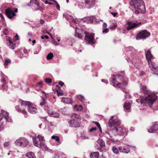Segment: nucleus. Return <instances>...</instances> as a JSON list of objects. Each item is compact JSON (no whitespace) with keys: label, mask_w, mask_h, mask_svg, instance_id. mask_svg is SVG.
Returning <instances> with one entry per match:
<instances>
[{"label":"nucleus","mask_w":158,"mask_h":158,"mask_svg":"<svg viewBox=\"0 0 158 158\" xmlns=\"http://www.w3.org/2000/svg\"><path fill=\"white\" fill-rule=\"evenodd\" d=\"M145 55L149 67L152 71V73L158 75V65L151 61V60L153 59V57L150 50H148L145 52Z\"/></svg>","instance_id":"nucleus-3"},{"label":"nucleus","mask_w":158,"mask_h":158,"mask_svg":"<svg viewBox=\"0 0 158 158\" xmlns=\"http://www.w3.org/2000/svg\"><path fill=\"white\" fill-rule=\"evenodd\" d=\"M69 126L71 127H77L80 126V124L78 121H76L71 120L69 122Z\"/></svg>","instance_id":"nucleus-20"},{"label":"nucleus","mask_w":158,"mask_h":158,"mask_svg":"<svg viewBox=\"0 0 158 158\" xmlns=\"http://www.w3.org/2000/svg\"><path fill=\"white\" fill-rule=\"evenodd\" d=\"M37 138L39 139V141L41 142L43 141L44 139V137L40 135H38Z\"/></svg>","instance_id":"nucleus-42"},{"label":"nucleus","mask_w":158,"mask_h":158,"mask_svg":"<svg viewBox=\"0 0 158 158\" xmlns=\"http://www.w3.org/2000/svg\"><path fill=\"white\" fill-rule=\"evenodd\" d=\"M111 84L114 87L120 88L123 90V92L127 94L128 91L126 89L125 87L127 85V82L125 80L123 76L118 74L113 75L112 77Z\"/></svg>","instance_id":"nucleus-2"},{"label":"nucleus","mask_w":158,"mask_h":158,"mask_svg":"<svg viewBox=\"0 0 158 158\" xmlns=\"http://www.w3.org/2000/svg\"><path fill=\"white\" fill-rule=\"evenodd\" d=\"M140 90L141 92L144 94H148V95L144 99L142 98V97L140 96V99H137L136 100L137 102L138 103L140 102L141 104H148L149 107H151L153 103L156 101L157 96L155 95L154 92H152L148 90L145 85L140 86Z\"/></svg>","instance_id":"nucleus-1"},{"label":"nucleus","mask_w":158,"mask_h":158,"mask_svg":"<svg viewBox=\"0 0 158 158\" xmlns=\"http://www.w3.org/2000/svg\"><path fill=\"white\" fill-rule=\"evenodd\" d=\"M56 5V7L57 8V10L60 11V6L59 4L56 1H55V3Z\"/></svg>","instance_id":"nucleus-47"},{"label":"nucleus","mask_w":158,"mask_h":158,"mask_svg":"<svg viewBox=\"0 0 158 158\" xmlns=\"http://www.w3.org/2000/svg\"><path fill=\"white\" fill-rule=\"evenodd\" d=\"M32 140L34 145L40 148L47 149V147L43 142H40L38 141V139L36 137H33Z\"/></svg>","instance_id":"nucleus-10"},{"label":"nucleus","mask_w":158,"mask_h":158,"mask_svg":"<svg viewBox=\"0 0 158 158\" xmlns=\"http://www.w3.org/2000/svg\"><path fill=\"white\" fill-rule=\"evenodd\" d=\"M22 106H24L27 109L28 111L31 114H35L38 113V110L35 106L31 102L22 101L20 102Z\"/></svg>","instance_id":"nucleus-4"},{"label":"nucleus","mask_w":158,"mask_h":158,"mask_svg":"<svg viewBox=\"0 0 158 158\" xmlns=\"http://www.w3.org/2000/svg\"><path fill=\"white\" fill-rule=\"evenodd\" d=\"M150 35V33L146 30L140 32L136 37V39L139 40L146 38Z\"/></svg>","instance_id":"nucleus-11"},{"label":"nucleus","mask_w":158,"mask_h":158,"mask_svg":"<svg viewBox=\"0 0 158 158\" xmlns=\"http://www.w3.org/2000/svg\"><path fill=\"white\" fill-rule=\"evenodd\" d=\"M18 9H15L14 11L12 8H8L6 10L5 13L9 19H11L15 16V12H17Z\"/></svg>","instance_id":"nucleus-12"},{"label":"nucleus","mask_w":158,"mask_h":158,"mask_svg":"<svg viewBox=\"0 0 158 158\" xmlns=\"http://www.w3.org/2000/svg\"><path fill=\"white\" fill-rule=\"evenodd\" d=\"M109 31V30L107 28H105V29H103V30L102 31V32L103 33H106L108 32Z\"/></svg>","instance_id":"nucleus-50"},{"label":"nucleus","mask_w":158,"mask_h":158,"mask_svg":"<svg viewBox=\"0 0 158 158\" xmlns=\"http://www.w3.org/2000/svg\"><path fill=\"white\" fill-rule=\"evenodd\" d=\"M30 5L34 7L33 9L34 10H41L42 9V8L39 6V3L38 2Z\"/></svg>","instance_id":"nucleus-21"},{"label":"nucleus","mask_w":158,"mask_h":158,"mask_svg":"<svg viewBox=\"0 0 158 158\" xmlns=\"http://www.w3.org/2000/svg\"><path fill=\"white\" fill-rule=\"evenodd\" d=\"M36 2H37V0H31L30 4H31L32 3H34Z\"/></svg>","instance_id":"nucleus-57"},{"label":"nucleus","mask_w":158,"mask_h":158,"mask_svg":"<svg viewBox=\"0 0 158 158\" xmlns=\"http://www.w3.org/2000/svg\"><path fill=\"white\" fill-rule=\"evenodd\" d=\"M32 34L31 32H29L28 33V35L29 37H31L32 36Z\"/></svg>","instance_id":"nucleus-63"},{"label":"nucleus","mask_w":158,"mask_h":158,"mask_svg":"<svg viewBox=\"0 0 158 158\" xmlns=\"http://www.w3.org/2000/svg\"><path fill=\"white\" fill-rule=\"evenodd\" d=\"M3 33L5 35H7L8 33V30L7 28H5L3 31Z\"/></svg>","instance_id":"nucleus-48"},{"label":"nucleus","mask_w":158,"mask_h":158,"mask_svg":"<svg viewBox=\"0 0 158 158\" xmlns=\"http://www.w3.org/2000/svg\"><path fill=\"white\" fill-rule=\"evenodd\" d=\"M117 26V24L116 22L113 23L110 25V28L111 29H114Z\"/></svg>","instance_id":"nucleus-40"},{"label":"nucleus","mask_w":158,"mask_h":158,"mask_svg":"<svg viewBox=\"0 0 158 158\" xmlns=\"http://www.w3.org/2000/svg\"><path fill=\"white\" fill-rule=\"evenodd\" d=\"M84 33L85 34V40L88 42L89 44H94L95 43V41L94 40V34L93 33H90L86 31Z\"/></svg>","instance_id":"nucleus-9"},{"label":"nucleus","mask_w":158,"mask_h":158,"mask_svg":"<svg viewBox=\"0 0 158 158\" xmlns=\"http://www.w3.org/2000/svg\"><path fill=\"white\" fill-rule=\"evenodd\" d=\"M45 81L46 83H50L52 82V80L50 78H46L45 79Z\"/></svg>","instance_id":"nucleus-46"},{"label":"nucleus","mask_w":158,"mask_h":158,"mask_svg":"<svg viewBox=\"0 0 158 158\" xmlns=\"http://www.w3.org/2000/svg\"><path fill=\"white\" fill-rule=\"evenodd\" d=\"M44 2L46 4H48L49 5H53L52 3L49 2L48 0H45Z\"/></svg>","instance_id":"nucleus-58"},{"label":"nucleus","mask_w":158,"mask_h":158,"mask_svg":"<svg viewBox=\"0 0 158 158\" xmlns=\"http://www.w3.org/2000/svg\"><path fill=\"white\" fill-rule=\"evenodd\" d=\"M4 125L2 122H0V132L4 129Z\"/></svg>","instance_id":"nucleus-45"},{"label":"nucleus","mask_w":158,"mask_h":158,"mask_svg":"<svg viewBox=\"0 0 158 158\" xmlns=\"http://www.w3.org/2000/svg\"><path fill=\"white\" fill-rule=\"evenodd\" d=\"M61 101L64 103H70L72 102V101L70 98L63 97Z\"/></svg>","instance_id":"nucleus-27"},{"label":"nucleus","mask_w":158,"mask_h":158,"mask_svg":"<svg viewBox=\"0 0 158 158\" xmlns=\"http://www.w3.org/2000/svg\"><path fill=\"white\" fill-rule=\"evenodd\" d=\"M77 98L81 102L84 100V97L81 95H79L77 96Z\"/></svg>","instance_id":"nucleus-44"},{"label":"nucleus","mask_w":158,"mask_h":158,"mask_svg":"<svg viewBox=\"0 0 158 158\" xmlns=\"http://www.w3.org/2000/svg\"><path fill=\"white\" fill-rule=\"evenodd\" d=\"M142 10H136L135 11V13L136 14H139L140 12H141Z\"/></svg>","instance_id":"nucleus-55"},{"label":"nucleus","mask_w":158,"mask_h":158,"mask_svg":"<svg viewBox=\"0 0 158 158\" xmlns=\"http://www.w3.org/2000/svg\"><path fill=\"white\" fill-rule=\"evenodd\" d=\"M96 145L97 146V148L100 151H102L105 149V143L102 140L98 139L96 142Z\"/></svg>","instance_id":"nucleus-14"},{"label":"nucleus","mask_w":158,"mask_h":158,"mask_svg":"<svg viewBox=\"0 0 158 158\" xmlns=\"http://www.w3.org/2000/svg\"><path fill=\"white\" fill-rule=\"evenodd\" d=\"M140 24H141V23H133L131 22H127V24L128 25V26L127 27V29L128 31L132 29L137 27Z\"/></svg>","instance_id":"nucleus-15"},{"label":"nucleus","mask_w":158,"mask_h":158,"mask_svg":"<svg viewBox=\"0 0 158 158\" xmlns=\"http://www.w3.org/2000/svg\"><path fill=\"white\" fill-rule=\"evenodd\" d=\"M46 103V101L45 99V98H42V102H40V105L41 106H42L44 105Z\"/></svg>","instance_id":"nucleus-43"},{"label":"nucleus","mask_w":158,"mask_h":158,"mask_svg":"<svg viewBox=\"0 0 158 158\" xmlns=\"http://www.w3.org/2000/svg\"><path fill=\"white\" fill-rule=\"evenodd\" d=\"M158 129V125L155 124L150 127V129L148 130V131L150 133H153L155 132Z\"/></svg>","instance_id":"nucleus-23"},{"label":"nucleus","mask_w":158,"mask_h":158,"mask_svg":"<svg viewBox=\"0 0 158 158\" xmlns=\"http://www.w3.org/2000/svg\"><path fill=\"white\" fill-rule=\"evenodd\" d=\"M1 114L2 115V117L3 116L6 119L7 122H12V120L9 116L8 113L5 111L3 110H1Z\"/></svg>","instance_id":"nucleus-16"},{"label":"nucleus","mask_w":158,"mask_h":158,"mask_svg":"<svg viewBox=\"0 0 158 158\" xmlns=\"http://www.w3.org/2000/svg\"><path fill=\"white\" fill-rule=\"evenodd\" d=\"M95 123L96 124L97 126L100 129V131H101V128L100 127V126L99 123L98 122H95Z\"/></svg>","instance_id":"nucleus-51"},{"label":"nucleus","mask_w":158,"mask_h":158,"mask_svg":"<svg viewBox=\"0 0 158 158\" xmlns=\"http://www.w3.org/2000/svg\"><path fill=\"white\" fill-rule=\"evenodd\" d=\"M41 47L40 45H38L37 46V48L35 50L34 52V54H37L39 53V52L41 50Z\"/></svg>","instance_id":"nucleus-34"},{"label":"nucleus","mask_w":158,"mask_h":158,"mask_svg":"<svg viewBox=\"0 0 158 158\" xmlns=\"http://www.w3.org/2000/svg\"><path fill=\"white\" fill-rule=\"evenodd\" d=\"M18 111L24 114L25 117H26L27 116V113L25 110L19 109L18 110Z\"/></svg>","instance_id":"nucleus-39"},{"label":"nucleus","mask_w":158,"mask_h":158,"mask_svg":"<svg viewBox=\"0 0 158 158\" xmlns=\"http://www.w3.org/2000/svg\"><path fill=\"white\" fill-rule=\"evenodd\" d=\"M123 106L125 110H130L131 108V104L129 102H126L124 103Z\"/></svg>","instance_id":"nucleus-28"},{"label":"nucleus","mask_w":158,"mask_h":158,"mask_svg":"<svg viewBox=\"0 0 158 158\" xmlns=\"http://www.w3.org/2000/svg\"><path fill=\"white\" fill-rule=\"evenodd\" d=\"M42 32L44 34L45 33H47L48 35H49L51 36V37H52V36L51 35L50 33L49 32H48L47 31H44L42 30Z\"/></svg>","instance_id":"nucleus-52"},{"label":"nucleus","mask_w":158,"mask_h":158,"mask_svg":"<svg viewBox=\"0 0 158 158\" xmlns=\"http://www.w3.org/2000/svg\"><path fill=\"white\" fill-rule=\"evenodd\" d=\"M40 24H43L45 23V21H44V20L42 19H40Z\"/></svg>","instance_id":"nucleus-61"},{"label":"nucleus","mask_w":158,"mask_h":158,"mask_svg":"<svg viewBox=\"0 0 158 158\" xmlns=\"http://www.w3.org/2000/svg\"><path fill=\"white\" fill-rule=\"evenodd\" d=\"M99 153L98 152H95L91 153L90 155L91 158H98Z\"/></svg>","instance_id":"nucleus-29"},{"label":"nucleus","mask_w":158,"mask_h":158,"mask_svg":"<svg viewBox=\"0 0 158 158\" xmlns=\"http://www.w3.org/2000/svg\"><path fill=\"white\" fill-rule=\"evenodd\" d=\"M53 56H54L53 53L51 52L47 55L46 58L48 60H50L52 59L53 58Z\"/></svg>","instance_id":"nucleus-37"},{"label":"nucleus","mask_w":158,"mask_h":158,"mask_svg":"<svg viewBox=\"0 0 158 158\" xmlns=\"http://www.w3.org/2000/svg\"><path fill=\"white\" fill-rule=\"evenodd\" d=\"M51 138L52 139L55 140L56 141L58 142L59 144L61 143L60 142V138L59 136H57L52 135L51 136Z\"/></svg>","instance_id":"nucleus-36"},{"label":"nucleus","mask_w":158,"mask_h":158,"mask_svg":"<svg viewBox=\"0 0 158 158\" xmlns=\"http://www.w3.org/2000/svg\"><path fill=\"white\" fill-rule=\"evenodd\" d=\"M111 131L115 135H118L125 137L127 134V130L124 127H120L113 128Z\"/></svg>","instance_id":"nucleus-6"},{"label":"nucleus","mask_w":158,"mask_h":158,"mask_svg":"<svg viewBox=\"0 0 158 158\" xmlns=\"http://www.w3.org/2000/svg\"><path fill=\"white\" fill-rule=\"evenodd\" d=\"M87 19L89 20L88 22L91 23H95L98 22L95 17L94 16L88 17L87 18Z\"/></svg>","instance_id":"nucleus-24"},{"label":"nucleus","mask_w":158,"mask_h":158,"mask_svg":"<svg viewBox=\"0 0 158 158\" xmlns=\"http://www.w3.org/2000/svg\"><path fill=\"white\" fill-rule=\"evenodd\" d=\"M26 156L29 158H36L34 153L31 152L27 153Z\"/></svg>","instance_id":"nucleus-31"},{"label":"nucleus","mask_w":158,"mask_h":158,"mask_svg":"<svg viewBox=\"0 0 158 158\" xmlns=\"http://www.w3.org/2000/svg\"><path fill=\"white\" fill-rule=\"evenodd\" d=\"M118 150L121 152L128 153L130 152V149L127 147L124 146H119L118 148Z\"/></svg>","instance_id":"nucleus-19"},{"label":"nucleus","mask_w":158,"mask_h":158,"mask_svg":"<svg viewBox=\"0 0 158 158\" xmlns=\"http://www.w3.org/2000/svg\"><path fill=\"white\" fill-rule=\"evenodd\" d=\"M74 108H75V110H77V111H81L83 109V107L81 105H76Z\"/></svg>","instance_id":"nucleus-38"},{"label":"nucleus","mask_w":158,"mask_h":158,"mask_svg":"<svg viewBox=\"0 0 158 158\" xmlns=\"http://www.w3.org/2000/svg\"><path fill=\"white\" fill-rule=\"evenodd\" d=\"M41 92L43 94H45V98H47L48 96V93H46L44 91H41Z\"/></svg>","instance_id":"nucleus-59"},{"label":"nucleus","mask_w":158,"mask_h":158,"mask_svg":"<svg viewBox=\"0 0 158 158\" xmlns=\"http://www.w3.org/2000/svg\"><path fill=\"white\" fill-rule=\"evenodd\" d=\"M101 81L102 82H104L106 84L108 83V81L106 79H102Z\"/></svg>","instance_id":"nucleus-54"},{"label":"nucleus","mask_w":158,"mask_h":158,"mask_svg":"<svg viewBox=\"0 0 158 158\" xmlns=\"http://www.w3.org/2000/svg\"><path fill=\"white\" fill-rule=\"evenodd\" d=\"M96 0H84V5L87 9H91L93 7L95 3Z\"/></svg>","instance_id":"nucleus-13"},{"label":"nucleus","mask_w":158,"mask_h":158,"mask_svg":"<svg viewBox=\"0 0 158 158\" xmlns=\"http://www.w3.org/2000/svg\"><path fill=\"white\" fill-rule=\"evenodd\" d=\"M125 50L126 51H132L133 52L136 51V50L131 46L128 47H126L125 48Z\"/></svg>","instance_id":"nucleus-33"},{"label":"nucleus","mask_w":158,"mask_h":158,"mask_svg":"<svg viewBox=\"0 0 158 158\" xmlns=\"http://www.w3.org/2000/svg\"><path fill=\"white\" fill-rule=\"evenodd\" d=\"M2 89L3 90L7 89V86L5 84H2Z\"/></svg>","instance_id":"nucleus-49"},{"label":"nucleus","mask_w":158,"mask_h":158,"mask_svg":"<svg viewBox=\"0 0 158 158\" xmlns=\"http://www.w3.org/2000/svg\"><path fill=\"white\" fill-rule=\"evenodd\" d=\"M83 35V31L80 29L76 27L75 35L76 36L79 38H81Z\"/></svg>","instance_id":"nucleus-18"},{"label":"nucleus","mask_w":158,"mask_h":158,"mask_svg":"<svg viewBox=\"0 0 158 158\" xmlns=\"http://www.w3.org/2000/svg\"><path fill=\"white\" fill-rule=\"evenodd\" d=\"M3 146L6 148H9L11 147V143L9 141L5 142Z\"/></svg>","instance_id":"nucleus-32"},{"label":"nucleus","mask_w":158,"mask_h":158,"mask_svg":"<svg viewBox=\"0 0 158 158\" xmlns=\"http://www.w3.org/2000/svg\"><path fill=\"white\" fill-rule=\"evenodd\" d=\"M63 16L64 17H66L68 20H71L72 22L74 23L77 24L78 23V22L77 19H75L72 16L68 14L67 13L64 14Z\"/></svg>","instance_id":"nucleus-17"},{"label":"nucleus","mask_w":158,"mask_h":158,"mask_svg":"<svg viewBox=\"0 0 158 158\" xmlns=\"http://www.w3.org/2000/svg\"><path fill=\"white\" fill-rule=\"evenodd\" d=\"M130 4L136 10H143L145 8L144 2L142 0H131Z\"/></svg>","instance_id":"nucleus-5"},{"label":"nucleus","mask_w":158,"mask_h":158,"mask_svg":"<svg viewBox=\"0 0 158 158\" xmlns=\"http://www.w3.org/2000/svg\"><path fill=\"white\" fill-rule=\"evenodd\" d=\"M57 94L58 96H60L63 95V94L62 92L57 91Z\"/></svg>","instance_id":"nucleus-56"},{"label":"nucleus","mask_w":158,"mask_h":158,"mask_svg":"<svg viewBox=\"0 0 158 158\" xmlns=\"http://www.w3.org/2000/svg\"><path fill=\"white\" fill-rule=\"evenodd\" d=\"M11 64L10 60L8 58H6L5 60L4 65L5 68H8V66Z\"/></svg>","instance_id":"nucleus-30"},{"label":"nucleus","mask_w":158,"mask_h":158,"mask_svg":"<svg viewBox=\"0 0 158 158\" xmlns=\"http://www.w3.org/2000/svg\"><path fill=\"white\" fill-rule=\"evenodd\" d=\"M104 136L107 139L110 140L113 142H115L114 139L112 138L111 136L108 132H106L104 133Z\"/></svg>","instance_id":"nucleus-25"},{"label":"nucleus","mask_w":158,"mask_h":158,"mask_svg":"<svg viewBox=\"0 0 158 158\" xmlns=\"http://www.w3.org/2000/svg\"><path fill=\"white\" fill-rule=\"evenodd\" d=\"M10 44L9 45V47L12 49H14L15 47V45L13 43V42H11L10 40L9 41Z\"/></svg>","instance_id":"nucleus-41"},{"label":"nucleus","mask_w":158,"mask_h":158,"mask_svg":"<svg viewBox=\"0 0 158 158\" xmlns=\"http://www.w3.org/2000/svg\"><path fill=\"white\" fill-rule=\"evenodd\" d=\"M43 84V82L42 81H40L39 82L37 83V85L40 86V87H41L42 85Z\"/></svg>","instance_id":"nucleus-60"},{"label":"nucleus","mask_w":158,"mask_h":158,"mask_svg":"<svg viewBox=\"0 0 158 158\" xmlns=\"http://www.w3.org/2000/svg\"><path fill=\"white\" fill-rule=\"evenodd\" d=\"M49 114L51 116L56 118H58L59 116V114L58 113L55 111H50L48 112Z\"/></svg>","instance_id":"nucleus-26"},{"label":"nucleus","mask_w":158,"mask_h":158,"mask_svg":"<svg viewBox=\"0 0 158 158\" xmlns=\"http://www.w3.org/2000/svg\"><path fill=\"white\" fill-rule=\"evenodd\" d=\"M58 83H59V84L61 86H62L64 84V83H63V82H62V81H59Z\"/></svg>","instance_id":"nucleus-64"},{"label":"nucleus","mask_w":158,"mask_h":158,"mask_svg":"<svg viewBox=\"0 0 158 158\" xmlns=\"http://www.w3.org/2000/svg\"><path fill=\"white\" fill-rule=\"evenodd\" d=\"M112 150L113 152L116 154L119 153L118 149L115 146H114L112 147Z\"/></svg>","instance_id":"nucleus-35"},{"label":"nucleus","mask_w":158,"mask_h":158,"mask_svg":"<svg viewBox=\"0 0 158 158\" xmlns=\"http://www.w3.org/2000/svg\"><path fill=\"white\" fill-rule=\"evenodd\" d=\"M72 119L71 120H73L79 121H80L81 119V118L80 115L78 114L75 113H73L72 114L71 116Z\"/></svg>","instance_id":"nucleus-22"},{"label":"nucleus","mask_w":158,"mask_h":158,"mask_svg":"<svg viewBox=\"0 0 158 158\" xmlns=\"http://www.w3.org/2000/svg\"><path fill=\"white\" fill-rule=\"evenodd\" d=\"M111 14L114 17H115L116 16V15L117 14V13H113V12H110Z\"/></svg>","instance_id":"nucleus-62"},{"label":"nucleus","mask_w":158,"mask_h":158,"mask_svg":"<svg viewBox=\"0 0 158 158\" xmlns=\"http://www.w3.org/2000/svg\"><path fill=\"white\" fill-rule=\"evenodd\" d=\"M83 3L81 2L79 4L78 6L79 8H81L83 7Z\"/></svg>","instance_id":"nucleus-53"},{"label":"nucleus","mask_w":158,"mask_h":158,"mask_svg":"<svg viewBox=\"0 0 158 158\" xmlns=\"http://www.w3.org/2000/svg\"><path fill=\"white\" fill-rule=\"evenodd\" d=\"M120 124V122L116 116H112L109 119L108 125L110 127H114L118 126Z\"/></svg>","instance_id":"nucleus-8"},{"label":"nucleus","mask_w":158,"mask_h":158,"mask_svg":"<svg viewBox=\"0 0 158 158\" xmlns=\"http://www.w3.org/2000/svg\"><path fill=\"white\" fill-rule=\"evenodd\" d=\"M28 140L25 138L20 137L15 142V144L22 148L26 147L29 144Z\"/></svg>","instance_id":"nucleus-7"}]
</instances>
